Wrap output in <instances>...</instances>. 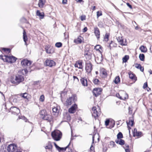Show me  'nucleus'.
Here are the masks:
<instances>
[{"instance_id": "54", "label": "nucleus", "mask_w": 152, "mask_h": 152, "mask_svg": "<svg viewBox=\"0 0 152 152\" xmlns=\"http://www.w3.org/2000/svg\"><path fill=\"white\" fill-rule=\"evenodd\" d=\"M129 113L130 114H132V108L131 107H129Z\"/></svg>"}, {"instance_id": "27", "label": "nucleus", "mask_w": 152, "mask_h": 152, "mask_svg": "<svg viewBox=\"0 0 152 152\" xmlns=\"http://www.w3.org/2000/svg\"><path fill=\"white\" fill-rule=\"evenodd\" d=\"M54 145L56 147V148L58 149V150L59 151H63V150H65L67 148V147L68 146V145L66 146V148H60L56 144V143H54Z\"/></svg>"}, {"instance_id": "3", "label": "nucleus", "mask_w": 152, "mask_h": 152, "mask_svg": "<svg viewBox=\"0 0 152 152\" xmlns=\"http://www.w3.org/2000/svg\"><path fill=\"white\" fill-rule=\"evenodd\" d=\"M1 58L4 61L12 63L15 62L16 60V58L13 56H8L7 55L1 56Z\"/></svg>"}, {"instance_id": "55", "label": "nucleus", "mask_w": 152, "mask_h": 152, "mask_svg": "<svg viewBox=\"0 0 152 152\" xmlns=\"http://www.w3.org/2000/svg\"><path fill=\"white\" fill-rule=\"evenodd\" d=\"M71 118V117L69 114L67 115V120H70Z\"/></svg>"}, {"instance_id": "14", "label": "nucleus", "mask_w": 152, "mask_h": 152, "mask_svg": "<svg viewBox=\"0 0 152 152\" xmlns=\"http://www.w3.org/2000/svg\"><path fill=\"white\" fill-rule=\"evenodd\" d=\"M10 111L12 112V113H13L14 114H18L20 113V110L14 107H12L10 108Z\"/></svg>"}, {"instance_id": "5", "label": "nucleus", "mask_w": 152, "mask_h": 152, "mask_svg": "<svg viewBox=\"0 0 152 152\" xmlns=\"http://www.w3.org/2000/svg\"><path fill=\"white\" fill-rule=\"evenodd\" d=\"M98 111L96 110V108L95 107H93L92 109V115L94 117L95 119H96V117L99 116L100 114V108L98 107Z\"/></svg>"}, {"instance_id": "13", "label": "nucleus", "mask_w": 152, "mask_h": 152, "mask_svg": "<svg viewBox=\"0 0 152 152\" xmlns=\"http://www.w3.org/2000/svg\"><path fill=\"white\" fill-rule=\"evenodd\" d=\"M102 91V90L100 88H95L93 91V94L96 96H97L100 94Z\"/></svg>"}, {"instance_id": "49", "label": "nucleus", "mask_w": 152, "mask_h": 152, "mask_svg": "<svg viewBox=\"0 0 152 152\" xmlns=\"http://www.w3.org/2000/svg\"><path fill=\"white\" fill-rule=\"evenodd\" d=\"M80 19L82 21H83L86 19V16L85 15H83L80 16Z\"/></svg>"}, {"instance_id": "2", "label": "nucleus", "mask_w": 152, "mask_h": 152, "mask_svg": "<svg viewBox=\"0 0 152 152\" xmlns=\"http://www.w3.org/2000/svg\"><path fill=\"white\" fill-rule=\"evenodd\" d=\"M62 133L59 130H56L52 132L51 136L53 139L56 141L59 140L61 138Z\"/></svg>"}, {"instance_id": "12", "label": "nucleus", "mask_w": 152, "mask_h": 152, "mask_svg": "<svg viewBox=\"0 0 152 152\" xmlns=\"http://www.w3.org/2000/svg\"><path fill=\"white\" fill-rule=\"evenodd\" d=\"M100 75L102 77H106L107 75V71L104 68L101 69L100 71Z\"/></svg>"}, {"instance_id": "58", "label": "nucleus", "mask_w": 152, "mask_h": 152, "mask_svg": "<svg viewBox=\"0 0 152 152\" xmlns=\"http://www.w3.org/2000/svg\"><path fill=\"white\" fill-rule=\"evenodd\" d=\"M116 95L117 97L120 99V97L121 96V93L120 94L117 93L116 94Z\"/></svg>"}, {"instance_id": "44", "label": "nucleus", "mask_w": 152, "mask_h": 152, "mask_svg": "<svg viewBox=\"0 0 152 152\" xmlns=\"http://www.w3.org/2000/svg\"><path fill=\"white\" fill-rule=\"evenodd\" d=\"M93 82L95 84H98L99 83V81L98 79H95L94 80Z\"/></svg>"}, {"instance_id": "62", "label": "nucleus", "mask_w": 152, "mask_h": 152, "mask_svg": "<svg viewBox=\"0 0 152 152\" xmlns=\"http://www.w3.org/2000/svg\"><path fill=\"white\" fill-rule=\"evenodd\" d=\"M96 8V7L95 6H94L92 7V8H91V9L93 10H95Z\"/></svg>"}, {"instance_id": "43", "label": "nucleus", "mask_w": 152, "mask_h": 152, "mask_svg": "<svg viewBox=\"0 0 152 152\" xmlns=\"http://www.w3.org/2000/svg\"><path fill=\"white\" fill-rule=\"evenodd\" d=\"M96 15L97 18H98L100 16H101L102 15V11H97L96 12Z\"/></svg>"}, {"instance_id": "24", "label": "nucleus", "mask_w": 152, "mask_h": 152, "mask_svg": "<svg viewBox=\"0 0 152 152\" xmlns=\"http://www.w3.org/2000/svg\"><path fill=\"white\" fill-rule=\"evenodd\" d=\"M129 77L132 80H134L135 81L137 80V78L135 75L131 72H129Z\"/></svg>"}, {"instance_id": "57", "label": "nucleus", "mask_w": 152, "mask_h": 152, "mask_svg": "<svg viewBox=\"0 0 152 152\" xmlns=\"http://www.w3.org/2000/svg\"><path fill=\"white\" fill-rule=\"evenodd\" d=\"M67 0H62V3L64 4H66L67 3Z\"/></svg>"}, {"instance_id": "51", "label": "nucleus", "mask_w": 152, "mask_h": 152, "mask_svg": "<svg viewBox=\"0 0 152 152\" xmlns=\"http://www.w3.org/2000/svg\"><path fill=\"white\" fill-rule=\"evenodd\" d=\"M141 65L140 64H136L135 65V67L137 69H139L141 67Z\"/></svg>"}, {"instance_id": "46", "label": "nucleus", "mask_w": 152, "mask_h": 152, "mask_svg": "<svg viewBox=\"0 0 152 152\" xmlns=\"http://www.w3.org/2000/svg\"><path fill=\"white\" fill-rule=\"evenodd\" d=\"M2 50L7 53H9L10 52V50L9 49L3 48Z\"/></svg>"}, {"instance_id": "50", "label": "nucleus", "mask_w": 152, "mask_h": 152, "mask_svg": "<svg viewBox=\"0 0 152 152\" xmlns=\"http://www.w3.org/2000/svg\"><path fill=\"white\" fill-rule=\"evenodd\" d=\"M73 79L74 81H75L76 82H78L79 81L78 78L75 76H73Z\"/></svg>"}, {"instance_id": "32", "label": "nucleus", "mask_w": 152, "mask_h": 152, "mask_svg": "<svg viewBox=\"0 0 152 152\" xmlns=\"http://www.w3.org/2000/svg\"><path fill=\"white\" fill-rule=\"evenodd\" d=\"M59 107H54L53 108V112L55 113L58 114L59 112Z\"/></svg>"}, {"instance_id": "61", "label": "nucleus", "mask_w": 152, "mask_h": 152, "mask_svg": "<svg viewBox=\"0 0 152 152\" xmlns=\"http://www.w3.org/2000/svg\"><path fill=\"white\" fill-rule=\"evenodd\" d=\"M126 152H130L129 149L128 148L125 149Z\"/></svg>"}, {"instance_id": "6", "label": "nucleus", "mask_w": 152, "mask_h": 152, "mask_svg": "<svg viewBox=\"0 0 152 152\" xmlns=\"http://www.w3.org/2000/svg\"><path fill=\"white\" fill-rule=\"evenodd\" d=\"M85 69L88 73H90L92 69V64L91 62L87 61L86 63Z\"/></svg>"}, {"instance_id": "15", "label": "nucleus", "mask_w": 152, "mask_h": 152, "mask_svg": "<svg viewBox=\"0 0 152 152\" xmlns=\"http://www.w3.org/2000/svg\"><path fill=\"white\" fill-rule=\"evenodd\" d=\"M128 95L124 91H123L121 93V96L120 99L125 100L128 98Z\"/></svg>"}, {"instance_id": "60", "label": "nucleus", "mask_w": 152, "mask_h": 152, "mask_svg": "<svg viewBox=\"0 0 152 152\" xmlns=\"http://www.w3.org/2000/svg\"><path fill=\"white\" fill-rule=\"evenodd\" d=\"M140 71H142V72H143V70H144V68L143 67H142L141 66V67H140Z\"/></svg>"}, {"instance_id": "10", "label": "nucleus", "mask_w": 152, "mask_h": 152, "mask_svg": "<svg viewBox=\"0 0 152 152\" xmlns=\"http://www.w3.org/2000/svg\"><path fill=\"white\" fill-rule=\"evenodd\" d=\"M21 64L23 67H27L28 66L29 68L31 62L27 59H24L21 61Z\"/></svg>"}, {"instance_id": "9", "label": "nucleus", "mask_w": 152, "mask_h": 152, "mask_svg": "<svg viewBox=\"0 0 152 152\" xmlns=\"http://www.w3.org/2000/svg\"><path fill=\"white\" fill-rule=\"evenodd\" d=\"M83 61L82 60H79L76 61L75 64V67H77L79 69H83Z\"/></svg>"}, {"instance_id": "38", "label": "nucleus", "mask_w": 152, "mask_h": 152, "mask_svg": "<svg viewBox=\"0 0 152 152\" xmlns=\"http://www.w3.org/2000/svg\"><path fill=\"white\" fill-rule=\"evenodd\" d=\"M120 82V78L119 76H117L114 80V82L115 84H117Z\"/></svg>"}, {"instance_id": "31", "label": "nucleus", "mask_w": 152, "mask_h": 152, "mask_svg": "<svg viewBox=\"0 0 152 152\" xmlns=\"http://www.w3.org/2000/svg\"><path fill=\"white\" fill-rule=\"evenodd\" d=\"M52 146L50 142H49L48 143V145L45 147L46 149H48L50 150L52 149Z\"/></svg>"}, {"instance_id": "40", "label": "nucleus", "mask_w": 152, "mask_h": 152, "mask_svg": "<svg viewBox=\"0 0 152 152\" xmlns=\"http://www.w3.org/2000/svg\"><path fill=\"white\" fill-rule=\"evenodd\" d=\"M90 53L89 51H85L84 52V55L86 57H87L90 56Z\"/></svg>"}, {"instance_id": "19", "label": "nucleus", "mask_w": 152, "mask_h": 152, "mask_svg": "<svg viewBox=\"0 0 152 152\" xmlns=\"http://www.w3.org/2000/svg\"><path fill=\"white\" fill-rule=\"evenodd\" d=\"M117 40L120 44L122 46H125L126 45V42L124 43V40L121 37H119L117 38Z\"/></svg>"}, {"instance_id": "53", "label": "nucleus", "mask_w": 152, "mask_h": 152, "mask_svg": "<svg viewBox=\"0 0 152 152\" xmlns=\"http://www.w3.org/2000/svg\"><path fill=\"white\" fill-rule=\"evenodd\" d=\"M110 122L109 120H107L105 121V125L107 126L108 125Z\"/></svg>"}, {"instance_id": "56", "label": "nucleus", "mask_w": 152, "mask_h": 152, "mask_svg": "<svg viewBox=\"0 0 152 152\" xmlns=\"http://www.w3.org/2000/svg\"><path fill=\"white\" fill-rule=\"evenodd\" d=\"M127 5L129 7L130 9L132 8V6L129 4L128 3H126Z\"/></svg>"}, {"instance_id": "26", "label": "nucleus", "mask_w": 152, "mask_h": 152, "mask_svg": "<svg viewBox=\"0 0 152 152\" xmlns=\"http://www.w3.org/2000/svg\"><path fill=\"white\" fill-rule=\"evenodd\" d=\"M45 0H39L38 3V5L40 8H42L43 7L45 4Z\"/></svg>"}, {"instance_id": "21", "label": "nucleus", "mask_w": 152, "mask_h": 152, "mask_svg": "<svg viewBox=\"0 0 152 152\" xmlns=\"http://www.w3.org/2000/svg\"><path fill=\"white\" fill-rule=\"evenodd\" d=\"M82 40L83 38L81 37H79L74 39V42L77 44L81 43L82 42Z\"/></svg>"}, {"instance_id": "18", "label": "nucleus", "mask_w": 152, "mask_h": 152, "mask_svg": "<svg viewBox=\"0 0 152 152\" xmlns=\"http://www.w3.org/2000/svg\"><path fill=\"white\" fill-rule=\"evenodd\" d=\"M94 33L98 39L100 37V33L99 28L97 27L94 28Z\"/></svg>"}, {"instance_id": "52", "label": "nucleus", "mask_w": 152, "mask_h": 152, "mask_svg": "<svg viewBox=\"0 0 152 152\" xmlns=\"http://www.w3.org/2000/svg\"><path fill=\"white\" fill-rule=\"evenodd\" d=\"M148 86V84L147 82L145 83L143 86V88L144 89L145 88Z\"/></svg>"}, {"instance_id": "17", "label": "nucleus", "mask_w": 152, "mask_h": 152, "mask_svg": "<svg viewBox=\"0 0 152 152\" xmlns=\"http://www.w3.org/2000/svg\"><path fill=\"white\" fill-rule=\"evenodd\" d=\"M127 126L128 127L129 129L130 126H132L134 124V119L132 117L129 118V122L126 121Z\"/></svg>"}, {"instance_id": "39", "label": "nucleus", "mask_w": 152, "mask_h": 152, "mask_svg": "<svg viewBox=\"0 0 152 152\" xmlns=\"http://www.w3.org/2000/svg\"><path fill=\"white\" fill-rule=\"evenodd\" d=\"M139 57L141 61H143L144 60L145 56L143 54H140Z\"/></svg>"}, {"instance_id": "47", "label": "nucleus", "mask_w": 152, "mask_h": 152, "mask_svg": "<svg viewBox=\"0 0 152 152\" xmlns=\"http://www.w3.org/2000/svg\"><path fill=\"white\" fill-rule=\"evenodd\" d=\"M45 49L46 50V51L47 53L48 54H50L51 53V52L50 51V50H49V48H48V46L46 47L45 48Z\"/></svg>"}, {"instance_id": "34", "label": "nucleus", "mask_w": 152, "mask_h": 152, "mask_svg": "<svg viewBox=\"0 0 152 152\" xmlns=\"http://www.w3.org/2000/svg\"><path fill=\"white\" fill-rule=\"evenodd\" d=\"M94 136H93L92 137L93 142L92 143V144L90 148V150L91 151H93L94 150Z\"/></svg>"}, {"instance_id": "63", "label": "nucleus", "mask_w": 152, "mask_h": 152, "mask_svg": "<svg viewBox=\"0 0 152 152\" xmlns=\"http://www.w3.org/2000/svg\"><path fill=\"white\" fill-rule=\"evenodd\" d=\"M23 71H24L25 72L26 74L27 72V70L26 69H25L23 70Z\"/></svg>"}, {"instance_id": "4", "label": "nucleus", "mask_w": 152, "mask_h": 152, "mask_svg": "<svg viewBox=\"0 0 152 152\" xmlns=\"http://www.w3.org/2000/svg\"><path fill=\"white\" fill-rule=\"evenodd\" d=\"M76 100V96L72 95L71 96L67 99L65 103V105L66 106H69L71 105L73 103L75 102Z\"/></svg>"}, {"instance_id": "37", "label": "nucleus", "mask_w": 152, "mask_h": 152, "mask_svg": "<svg viewBox=\"0 0 152 152\" xmlns=\"http://www.w3.org/2000/svg\"><path fill=\"white\" fill-rule=\"evenodd\" d=\"M117 139H121V138L123 137L122 134L121 132H119V133L117 135Z\"/></svg>"}, {"instance_id": "1", "label": "nucleus", "mask_w": 152, "mask_h": 152, "mask_svg": "<svg viewBox=\"0 0 152 152\" xmlns=\"http://www.w3.org/2000/svg\"><path fill=\"white\" fill-rule=\"evenodd\" d=\"M24 80V78L23 76L18 75L12 77L10 81L12 83L17 85L23 81Z\"/></svg>"}, {"instance_id": "59", "label": "nucleus", "mask_w": 152, "mask_h": 152, "mask_svg": "<svg viewBox=\"0 0 152 152\" xmlns=\"http://www.w3.org/2000/svg\"><path fill=\"white\" fill-rule=\"evenodd\" d=\"M87 27H85L83 29V31L84 32H85L87 31Z\"/></svg>"}, {"instance_id": "35", "label": "nucleus", "mask_w": 152, "mask_h": 152, "mask_svg": "<svg viewBox=\"0 0 152 152\" xmlns=\"http://www.w3.org/2000/svg\"><path fill=\"white\" fill-rule=\"evenodd\" d=\"M129 59V56L128 55H126L122 58L123 62H126Z\"/></svg>"}, {"instance_id": "20", "label": "nucleus", "mask_w": 152, "mask_h": 152, "mask_svg": "<svg viewBox=\"0 0 152 152\" xmlns=\"http://www.w3.org/2000/svg\"><path fill=\"white\" fill-rule=\"evenodd\" d=\"M80 80L81 83L83 86H87V81L86 78L84 77L82 78Z\"/></svg>"}, {"instance_id": "16", "label": "nucleus", "mask_w": 152, "mask_h": 152, "mask_svg": "<svg viewBox=\"0 0 152 152\" xmlns=\"http://www.w3.org/2000/svg\"><path fill=\"white\" fill-rule=\"evenodd\" d=\"M42 118L43 119L49 122L51 121L53 119L52 116L50 115H48L47 114L45 115L44 117H42Z\"/></svg>"}, {"instance_id": "23", "label": "nucleus", "mask_w": 152, "mask_h": 152, "mask_svg": "<svg viewBox=\"0 0 152 152\" xmlns=\"http://www.w3.org/2000/svg\"><path fill=\"white\" fill-rule=\"evenodd\" d=\"M115 142L117 144L121 145H123L124 144V141L121 139H116L115 140Z\"/></svg>"}, {"instance_id": "64", "label": "nucleus", "mask_w": 152, "mask_h": 152, "mask_svg": "<svg viewBox=\"0 0 152 152\" xmlns=\"http://www.w3.org/2000/svg\"><path fill=\"white\" fill-rule=\"evenodd\" d=\"M77 2H81L82 1V0H75Z\"/></svg>"}, {"instance_id": "11", "label": "nucleus", "mask_w": 152, "mask_h": 152, "mask_svg": "<svg viewBox=\"0 0 152 152\" xmlns=\"http://www.w3.org/2000/svg\"><path fill=\"white\" fill-rule=\"evenodd\" d=\"M77 108V105L75 104L69 108L68 111L70 113H74L76 112V110Z\"/></svg>"}, {"instance_id": "33", "label": "nucleus", "mask_w": 152, "mask_h": 152, "mask_svg": "<svg viewBox=\"0 0 152 152\" xmlns=\"http://www.w3.org/2000/svg\"><path fill=\"white\" fill-rule=\"evenodd\" d=\"M39 113L40 115L42 116V117H44L45 115L47 114L46 111L45 110H42Z\"/></svg>"}, {"instance_id": "25", "label": "nucleus", "mask_w": 152, "mask_h": 152, "mask_svg": "<svg viewBox=\"0 0 152 152\" xmlns=\"http://www.w3.org/2000/svg\"><path fill=\"white\" fill-rule=\"evenodd\" d=\"M142 133L141 132L137 131L136 129H134V134L135 136L140 137L141 136Z\"/></svg>"}, {"instance_id": "36", "label": "nucleus", "mask_w": 152, "mask_h": 152, "mask_svg": "<svg viewBox=\"0 0 152 152\" xmlns=\"http://www.w3.org/2000/svg\"><path fill=\"white\" fill-rule=\"evenodd\" d=\"M94 49L96 50H98L100 53L101 52V46L99 45H96Z\"/></svg>"}, {"instance_id": "48", "label": "nucleus", "mask_w": 152, "mask_h": 152, "mask_svg": "<svg viewBox=\"0 0 152 152\" xmlns=\"http://www.w3.org/2000/svg\"><path fill=\"white\" fill-rule=\"evenodd\" d=\"M98 57H95V60L96 61L97 60L98 61V62L100 63L102 61V57H100V59L99 60L98 59Z\"/></svg>"}, {"instance_id": "29", "label": "nucleus", "mask_w": 152, "mask_h": 152, "mask_svg": "<svg viewBox=\"0 0 152 152\" xmlns=\"http://www.w3.org/2000/svg\"><path fill=\"white\" fill-rule=\"evenodd\" d=\"M23 40L25 42V44L26 45V41L27 40V37L26 33L24 30L23 31Z\"/></svg>"}, {"instance_id": "30", "label": "nucleus", "mask_w": 152, "mask_h": 152, "mask_svg": "<svg viewBox=\"0 0 152 152\" xmlns=\"http://www.w3.org/2000/svg\"><path fill=\"white\" fill-rule=\"evenodd\" d=\"M28 95V94L26 93H21L20 94V96H21V97L26 99H27V96Z\"/></svg>"}, {"instance_id": "28", "label": "nucleus", "mask_w": 152, "mask_h": 152, "mask_svg": "<svg viewBox=\"0 0 152 152\" xmlns=\"http://www.w3.org/2000/svg\"><path fill=\"white\" fill-rule=\"evenodd\" d=\"M140 50L141 52L142 53H145L147 51L146 47L143 45H142L140 46Z\"/></svg>"}, {"instance_id": "8", "label": "nucleus", "mask_w": 152, "mask_h": 152, "mask_svg": "<svg viewBox=\"0 0 152 152\" xmlns=\"http://www.w3.org/2000/svg\"><path fill=\"white\" fill-rule=\"evenodd\" d=\"M17 150V147L14 144H10L7 147V151L8 152H14Z\"/></svg>"}, {"instance_id": "22", "label": "nucleus", "mask_w": 152, "mask_h": 152, "mask_svg": "<svg viewBox=\"0 0 152 152\" xmlns=\"http://www.w3.org/2000/svg\"><path fill=\"white\" fill-rule=\"evenodd\" d=\"M36 15H37L39 17L40 19H43L44 16V13L43 12L41 13L39 10L37 11Z\"/></svg>"}, {"instance_id": "41", "label": "nucleus", "mask_w": 152, "mask_h": 152, "mask_svg": "<svg viewBox=\"0 0 152 152\" xmlns=\"http://www.w3.org/2000/svg\"><path fill=\"white\" fill-rule=\"evenodd\" d=\"M45 99V97L44 96L42 95L40 96L39 98V101L42 102H43L44 101Z\"/></svg>"}, {"instance_id": "42", "label": "nucleus", "mask_w": 152, "mask_h": 152, "mask_svg": "<svg viewBox=\"0 0 152 152\" xmlns=\"http://www.w3.org/2000/svg\"><path fill=\"white\" fill-rule=\"evenodd\" d=\"M55 46L58 48H60L62 46V43L60 42H57L55 44Z\"/></svg>"}, {"instance_id": "45", "label": "nucleus", "mask_w": 152, "mask_h": 152, "mask_svg": "<svg viewBox=\"0 0 152 152\" xmlns=\"http://www.w3.org/2000/svg\"><path fill=\"white\" fill-rule=\"evenodd\" d=\"M109 36L107 34H105L104 40L105 41H107L108 40Z\"/></svg>"}, {"instance_id": "7", "label": "nucleus", "mask_w": 152, "mask_h": 152, "mask_svg": "<svg viewBox=\"0 0 152 152\" xmlns=\"http://www.w3.org/2000/svg\"><path fill=\"white\" fill-rule=\"evenodd\" d=\"M45 64L46 66H48L50 67H52L55 66L56 63L52 60L47 59L45 61Z\"/></svg>"}]
</instances>
